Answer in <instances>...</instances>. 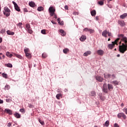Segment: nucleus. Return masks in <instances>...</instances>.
<instances>
[{
  "label": "nucleus",
  "instance_id": "f257e3e1",
  "mask_svg": "<svg viewBox=\"0 0 127 127\" xmlns=\"http://www.w3.org/2000/svg\"><path fill=\"white\" fill-rule=\"evenodd\" d=\"M118 37L119 38H118L114 42H113L112 44H109L108 47L110 49H113L114 46H115V44H117V42L120 40V38L121 41H123L125 44L123 43L122 45L119 46V51L121 53L124 54L127 50V38L125 36V35L124 34H119L118 35Z\"/></svg>",
  "mask_w": 127,
  "mask_h": 127
},
{
  "label": "nucleus",
  "instance_id": "f03ea898",
  "mask_svg": "<svg viewBox=\"0 0 127 127\" xmlns=\"http://www.w3.org/2000/svg\"><path fill=\"white\" fill-rule=\"evenodd\" d=\"M56 9L53 6H51L49 8V12L50 16H53L55 14V11Z\"/></svg>",
  "mask_w": 127,
  "mask_h": 127
},
{
  "label": "nucleus",
  "instance_id": "7ed1b4c3",
  "mask_svg": "<svg viewBox=\"0 0 127 127\" xmlns=\"http://www.w3.org/2000/svg\"><path fill=\"white\" fill-rule=\"evenodd\" d=\"M4 11H3V14L5 15L6 17H8V16L10 15V13H9L10 12V10L9 9V8H8V7H5L4 8Z\"/></svg>",
  "mask_w": 127,
  "mask_h": 127
},
{
  "label": "nucleus",
  "instance_id": "20e7f679",
  "mask_svg": "<svg viewBox=\"0 0 127 127\" xmlns=\"http://www.w3.org/2000/svg\"><path fill=\"white\" fill-rule=\"evenodd\" d=\"M12 3L14 4L15 10L17 11H20V8L18 6V5H17V3H16V2H15L14 1H12Z\"/></svg>",
  "mask_w": 127,
  "mask_h": 127
},
{
  "label": "nucleus",
  "instance_id": "39448f33",
  "mask_svg": "<svg viewBox=\"0 0 127 127\" xmlns=\"http://www.w3.org/2000/svg\"><path fill=\"white\" fill-rule=\"evenodd\" d=\"M118 118L119 119H121V118H123V119H124V120H126V119H127V116H126V115H125V114H124L123 113H121L118 114Z\"/></svg>",
  "mask_w": 127,
  "mask_h": 127
},
{
  "label": "nucleus",
  "instance_id": "423d86ee",
  "mask_svg": "<svg viewBox=\"0 0 127 127\" xmlns=\"http://www.w3.org/2000/svg\"><path fill=\"white\" fill-rule=\"evenodd\" d=\"M95 79L97 80V81H98V82H102V81H104V78H103V77L100 75L96 76Z\"/></svg>",
  "mask_w": 127,
  "mask_h": 127
},
{
  "label": "nucleus",
  "instance_id": "0eeeda50",
  "mask_svg": "<svg viewBox=\"0 0 127 127\" xmlns=\"http://www.w3.org/2000/svg\"><path fill=\"white\" fill-rule=\"evenodd\" d=\"M97 52L98 55L100 56H103L104 55V51L103 50H98Z\"/></svg>",
  "mask_w": 127,
  "mask_h": 127
},
{
  "label": "nucleus",
  "instance_id": "6e6552de",
  "mask_svg": "<svg viewBox=\"0 0 127 127\" xmlns=\"http://www.w3.org/2000/svg\"><path fill=\"white\" fill-rule=\"evenodd\" d=\"M104 78L105 79H111V75L110 73L105 74L104 73Z\"/></svg>",
  "mask_w": 127,
  "mask_h": 127
},
{
  "label": "nucleus",
  "instance_id": "1a4fd4ad",
  "mask_svg": "<svg viewBox=\"0 0 127 127\" xmlns=\"http://www.w3.org/2000/svg\"><path fill=\"white\" fill-rule=\"evenodd\" d=\"M14 55V53H13V54H10L9 52H7L6 53V56H7V57H9V58H11V57Z\"/></svg>",
  "mask_w": 127,
  "mask_h": 127
},
{
  "label": "nucleus",
  "instance_id": "9d476101",
  "mask_svg": "<svg viewBox=\"0 0 127 127\" xmlns=\"http://www.w3.org/2000/svg\"><path fill=\"white\" fill-rule=\"evenodd\" d=\"M79 39L80 41L83 42L85 41L86 39H87V37L85 35H82Z\"/></svg>",
  "mask_w": 127,
  "mask_h": 127
},
{
  "label": "nucleus",
  "instance_id": "9b49d317",
  "mask_svg": "<svg viewBox=\"0 0 127 127\" xmlns=\"http://www.w3.org/2000/svg\"><path fill=\"white\" fill-rule=\"evenodd\" d=\"M92 52L90 51H87L83 54V56L87 57L88 55H91Z\"/></svg>",
  "mask_w": 127,
  "mask_h": 127
},
{
  "label": "nucleus",
  "instance_id": "f8f14e48",
  "mask_svg": "<svg viewBox=\"0 0 127 127\" xmlns=\"http://www.w3.org/2000/svg\"><path fill=\"white\" fill-rule=\"evenodd\" d=\"M118 24L121 25V26H125V21L124 20H119L118 21Z\"/></svg>",
  "mask_w": 127,
  "mask_h": 127
},
{
  "label": "nucleus",
  "instance_id": "ddd939ff",
  "mask_svg": "<svg viewBox=\"0 0 127 127\" xmlns=\"http://www.w3.org/2000/svg\"><path fill=\"white\" fill-rule=\"evenodd\" d=\"M29 5L31 6V7H35L36 4H35V3L33 1H31L29 3Z\"/></svg>",
  "mask_w": 127,
  "mask_h": 127
},
{
  "label": "nucleus",
  "instance_id": "4468645a",
  "mask_svg": "<svg viewBox=\"0 0 127 127\" xmlns=\"http://www.w3.org/2000/svg\"><path fill=\"white\" fill-rule=\"evenodd\" d=\"M108 90L109 91H112L113 90V89H114V86H113V85L109 83L108 84Z\"/></svg>",
  "mask_w": 127,
  "mask_h": 127
},
{
  "label": "nucleus",
  "instance_id": "2eb2a0df",
  "mask_svg": "<svg viewBox=\"0 0 127 127\" xmlns=\"http://www.w3.org/2000/svg\"><path fill=\"white\" fill-rule=\"evenodd\" d=\"M107 34H108V31H107V30H105L102 32V36H104V37H107Z\"/></svg>",
  "mask_w": 127,
  "mask_h": 127
},
{
  "label": "nucleus",
  "instance_id": "dca6fc26",
  "mask_svg": "<svg viewBox=\"0 0 127 127\" xmlns=\"http://www.w3.org/2000/svg\"><path fill=\"white\" fill-rule=\"evenodd\" d=\"M5 112L8 115H12V111L10 109H5Z\"/></svg>",
  "mask_w": 127,
  "mask_h": 127
},
{
  "label": "nucleus",
  "instance_id": "f3484780",
  "mask_svg": "<svg viewBox=\"0 0 127 127\" xmlns=\"http://www.w3.org/2000/svg\"><path fill=\"white\" fill-rule=\"evenodd\" d=\"M127 13H125L123 14L120 15V17L122 19H125V18H126V17H127Z\"/></svg>",
  "mask_w": 127,
  "mask_h": 127
},
{
  "label": "nucleus",
  "instance_id": "a211bd4d",
  "mask_svg": "<svg viewBox=\"0 0 127 127\" xmlns=\"http://www.w3.org/2000/svg\"><path fill=\"white\" fill-rule=\"evenodd\" d=\"M60 33H61L62 36H65V35H66V33L63 29H60Z\"/></svg>",
  "mask_w": 127,
  "mask_h": 127
},
{
  "label": "nucleus",
  "instance_id": "6ab92c4d",
  "mask_svg": "<svg viewBox=\"0 0 127 127\" xmlns=\"http://www.w3.org/2000/svg\"><path fill=\"white\" fill-rule=\"evenodd\" d=\"M6 33L8 35H14V32L10 31V30H7Z\"/></svg>",
  "mask_w": 127,
  "mask_h": 127
},
{
  "label": "nucleus",
  "instance_id": "aec40b11",
  "mask_svg": "<svg viewBox=\"0 0 127 127\" xmlns=\"http://www.w3.org/2000/svg\"><path fill=\"white\" fill-rule=\"evenodd\" d=\"M14 116L16 119H20V114H18V113H15Z\"/></svg>",
  "mask_w": 127,
  "mask_h": 127
},
{
  "label": "nucleus",
  "instance_id": "412c9836",
  "mask_svg": "<svg viewBox=\"0 0 127 127\" xmlns=\"http://www.w3.org/2000/svg\"><path fill=\"white\" fill-rule=\"evenodd\" d=\"M97 12H96L95 10H93L91 11V14L92 16H95Z\"/></svg>",
  "mask_w": 127,
  "mask_h": 127
},
{
  "label": "nucleus",
  "instance_id": "4be33fe9",
  "mask_svg": "<svg viewBox=\"0 0 127 127\" xmlns=\"http://www.w3.org/2000/svg\"><path fill=\"white\" fill-rule=\"evenodd\" d=\"M26 57H27V58L30 59L31 58V54L29 53H27L25 54Z\"/></svg>",
  "mask_w": 127,
  "mask_h": 127
},
{
  "label": "nucleus",
  "instance_id": "5701e85b",
  "mask_svg": "<svg viewBox=\"0 0 127 127\" xmlns=\"http://www.w3.org/2000/svg\"><path fill=\"white\" fill-rule=\"evenodd\" d=\"M112 84H114V85H119V84H120V81H118V80H114L112 81Z\"/></svg>",
  "mask_w": 127,
  "mask_h": 127
},
{
  "label": "nucleus",
  "instance_id": "b1692460",
  "mask_svg": "<svg viewBox=\"0 0 127 127\" xmlns=\"http://www.w3.org/2000/svg\"><path fill=\"white\" fill-rule=\"evenodd\" d=\"M5 65L6 67H8V68H12V64L10 63L5 64Z\"/></svg>",
  "mask_w": 127,
  "mask_h": 127
},
{
  "label": "nucleus",
  "instance_id": "393cba45",
  "mask_svg": "<svg viewBox=\"0 0 127 127\" xmlns=\"http://www.w3.org/2000/svg\"><path fill=\"white\" fill-rule=\"evenodd\" d=\"M63 52L64 54H67V52H69V49L66 48L63 50Z\"/></svg>",
  "mask_w": 127,
  "mask_h": 127
},
{
  "label": "nucleus",
  "instance_id": "a878e982",
  "mask_svg": "<svg viewBox=\"0 0 127 127\" xmlns=\"http://www.w3.org/2000/svg\"><path fill=\"white\" fill-rule=\"evenodd\" d=\"M99 98L101 101H105V97L103 96L102 94L99 95Z\"/></svg>",
  "mask_w": 127,
  "mask_h": 127
},
{
  "label": "nucleus",
  "instance_id": "bb28decb",
  "mask_svg": "<svg viewBox=\"0 0 127 127\" xmlns=\"http://www.w3.org/2000/svg\"><path fill=\"white\" fill-rule=\"evenodd\" d=\"M44 8L42 6H39L37 8L38 11H42V10H43Z\"/></svg>",
  "mask_w": 127,
  "mask_h": 127
},
{
  "label": "nucleus",
  "instance_id": "cd10ccee",
  "mask_svg": "<svg viewBox=\"0 0 127 127\" xmlns=\"http://www.w3.org/2000/svg\"><path fill=\"white\" fill-rule=\"evenodd\" d=\"M2 76L3 78H5V79H7V74L6 73H2Z\"/></svg>",
  "mask_w": 127,
  "mask_h": 127
},
{
  "label": "nucleus",
  "instance_id": "c85d7f7f",
  "mask_svg": "<svg viewBox=\"0 0 127 127\" xmlns=\"http://www.w3.org/2000/svg\"><path fill=\"white\" fill-rule=\"evenodd\" d=\"M116 78V74H113L112 75H111V78H112V80H115Z\"/></svg>",
  "mask_w": 127,
  "mask_h": 127
},
{
  "label": "nucleus",
  "instance_id": "c756f323",
  "mask_svg": "<svg viewBox=\"0 0 127 127\" xmlns=\"http://www.w3.org/2000/svg\"><path fill=\"white\" fill-rule=\"evenodd\" d=\"M14 55H15V56H16V57H17V58H19V59H21V56L19 55H17L16 54H13Z\"/></svg>",
  "mask_w": 127,
  "mask_h": 127
},
{
  "label": "nucleus",
  "instance_id": "7c9ffc66",
  "mask_svg": "<svg viewBox=\"0 0 127 127\" xmlns=\"http://www.w3.org/2000/svg\"><path fill=\"white\" fill-rule=\"evenodd\" d=\"M110 125V122L108 120L105 122V126L106 127H109Z\"/></svg>",
  "mask_w": 127,
  "mask_h": 127
},
{
  "label": "nucleus",
  "instance_id": "2f4dec72",
  "mask_svg": "<svg viewBox=\"0 0 127 127\" xmlns=\"http://www.w3.org/2000/svg\"><path fill=\"white\" fill-rule=\"evenodd\" d=\"M24 51L25 54L26 53H28V52H29V49L26 48L24 49Z\"/></svg>",
  "mask_w": 127,
  "mask_h": 127
},
{
  "label": "nucleus",
  "instance_id": "473e14b6",
  "mask_svg": "<svg viewBox=\"0 0 127 127\" xmlns=\"http://www.w3.org/2000/svg\"><path fill=\"white\" fill-rule=\"evenodd\" d=\"M60 97H61V94H58L56 95V98L58 100H60Z\"/></svg>",
  "mask_w": 127,
  "mask_h": 127
},
{
  "label": "nucleus",
  "instance_id": "72a5a7b5",
  "mask_svg": "<svg viewBox=\"0 0 127 127\" xmlns=\"http://www.w3.org/2000/svg\"><path fill=\"white\" fill-rule=\"evenodd\" d=\"M5 32V29H2L0 31V33H1V34H3V33H4Z\"/></svg>",
  "mask_w": 127,
  "mask_h": 127
},
{
  "label": "nucleus",
  "instance_id": "f704fd0d",
  "mask_svg": "<svg viewBox=\"0 0 127 127\" xmlns=\"http://www.w3.org/2000/svg\"><path fill=\"white\" fill-rule=\"evenodd\" d=\"M103 92H104V93H106V94H107V93H108V88H103Z\"/></svg>",
  "mask_w": 127,
  "mask_h": 127
},
{
  "label": "nucleus",
  "instance_id": "c9c22d12",
  "mask_svg": "<svg viewBox=\"0 0 127 127\" xmlns=\"http://www.w3.org/2000/svg\"><path fill=\"white\" fill-rule=\"evenodd\" d=\"M98 4H99L100 5H104V1H103V0H101V1H99L98 2Z\"/></svg>",
  "mask_w": 127,
  "mask_h": 127
},
{
  "label": "nucleus",
  "instance_id": "e433bc0d",
  "mask_svg": "<svg viewBox=\"0 0 127 127\" xmlns=\"http://www.w3.org/2000/svg\"><path fill=\"white\" fill-rule=\"evenodd\" d=\"M26 27L27 30L30 29V28H31L30 27V25L29 24H26Z\"/></svg>",
  "mask_w": 127,
  "mask_h": 127
},
{
  "label": "nucleus",
  "instance_id": "4c0bfd02",
  "mask_svg": "<svg viewBox=\"0 0 127 127\" xmlns=\"http://www.w3.org/2000/svg\"><path fill=\"white\" fill-rule=\"evenodd\" d=\"M91 96H96V92L92 91L91 92Z\"/></svg>",
  "mask_w": 127,
  "mask_h": 127
},
{
  "label": "nucleus",
  "instance_id": "58836bf2",
  "mask_svg": "<svg viewBox=\"0 0 127 127\" xmlns=\"http://www.w3.org/2000/svg\"><path fill=\"white\" fill-rule=\"evenodd\" d=\"M39 122L42 125V126H44V121H41V120L39 119Z\"/></svg>",
  "mask_w": 127,
  "mask_h": 127
},
{
  "label": "nucleus",
  "instance_id": "ea45409f",
  "mask_svg": "<svg viewBox=\"0 0 127 127\" xmlns=\"http://www.w3.org/2000/svg\"><path fill=\"white\" fill-rule=\"evenodd\" d=\"M19 112L22 113L23 114H24L25 113V110L24 109H20Z\"/></svg>",
  "mask_w": 127,
  "mask_h": 127
},
{
  "label": "nucleus",
  "instance_id": "a19ab883",
  "mask_svg": "<svg viewBox=\"0 0 127 127\" xmlns=\"http://www.w3.org/2000/svg\"><path fill=\"white\" fill-rule=\"evenodd\" d=\"M41 32L42 34H46V31H45V29L42 30Z\"/></svg>",
  "mask_w": 127,
  "mask_h": 127
},
{
  "label": "nucleus",
  "instance_id": "79ce46f5",
  "mask_svg": "<svg viewBox=\"0 0 127 127\" xmlns=\"http://www.w3.org/2000/svg\"><path fill=\"white\" fill-rule=\"evenodd\" d=\"M103 88L107 89L108 88V85H107V83H105L103 84Z\"/></svg>",
  "mask_w": 127,
  "mask_h": 127
},
{
  "label": "nucleus",
  "instance_id": "37998d69",
  "mask_svg": "<svg viewBox=\"0 0 127 127\" xmlns=\"http://www.w3.org/2000/svg\"><path fill=\"white\" fill-rule=\"evenodd\" d=\"M5 88L6 89V90H9V89L10 88V86H9V85L6 84L5 86Z\"/></svg>",
  "mask_w": 127,
  "mask_h": 127
},
{
  "label": "nucleus",
  "instance_id": "c03bdc74",
  "mask_svg": "<svg viewBox=\"0 0 127 127\" xmlns=\"http://www.w3.org/2000/svg\"><path fill=\"white\" fill-rule=\"evenodd\" d=\"M90 30V29L88 28H85L84 29H83V31H86V32H89Z\"/></svg>",
  "mask_w": 127,
  "mask_h": 127
},
{
  "label": "nucleus",
  "instance_id": "a18cd8bd",
  "mask_svg": "<svg viewBox=\"0 0 127 127\" xmlns=\"http://www.w3.org/2000/svg\"><path fill=\"white\" fill-rule=\"evenodd\" d=\"M47 56L46 55V54H45V53H43L42 55V57H43V58H46Z\"/></svg>",
  "mask_w": 127,
  "mask_h": 127
},
{
  "label": "nucleus",
  "instance_id": "49530a36",
  "mask_svg": "<svg viewBox=\"0 0 127 127\" xmlns=\"http://www.w3.org/2000/svg\"><path fill=\"white\" fill-rule=\"evenodd\" d=\"M27 30H28V32H29V33H30V34H31V33L33 32L32 31V30H31V28L28 29Z\"/></svg>",
  "mask_w": 127,
  "mask_h": 127
},
{
  "label": "nucleus",
  "instance_id": "de8ad7c7",
  "mask_svg": "<svg viewBox=\"0 0 127 127\" xmlns=\"http://www.w3.org/2000/svg\"><path fill=\"white\" fill-rule=\"evenodd\" d=\"M88 32H90V33H91V34L94 33V30H93L92 29H89V31Z\"/></svg>",
  "mask_w": 127,
  "mask_h": 127
},
{
  "label": "nucleus",
  "instance_id": "09e8293b",
  "mask_svg": "<svg viewBox=\"0 0 127 127\" xmlns=\"http://www.w3.org/2000/svg\"><path fill=\"white\" fill-rule=\"evenodd\" d=\"M124 112H125V113L126 114V115H127V108H125L123 109Z\"/></svg>",
  "mask_w": 127,
  "mask_h": 127
},
{
  "label": "nucleus",
  "instance_id": "8fccbe9b",
  "mask_svg": "<svg viewBox=\"0 0 127 127\" xmlns=\"http://www.w3.org/2000/svg\"><path fill=\"white\" fill-rule=\"evenodd\" d=\"M114 127H120V126H119V125L117 123H115L114 124Z\"/></svg>",
  "mask_w": 127,
  "mask_h": 127
},
{
  "label": "nucleus",
  "instance_id": "3c124183",
  "mask_svg": "<svg viewBox=\"0 0 127 127\" xmlns=\"http://www.w3.org/2000/svg\"><path fill=\"white\" fill-rule=\"evenodd\" d=\"M107 34L108 36H112V34L110 32H107Z\"/></svg>",
  "mask_w": 127,
  "mask_h": 127
},
{
  "label": "nucleus",
  "instance_id": "603ef678",
  "mask_svg": "<svg viewBox=\"0 0 127 127\" xmlns=\"http://www.w3.org/2000/svg\"><path fill=\"white\" fill-rule=\"evenodd\" d=\"M57 20H58V22L59 24H60V23L61 21V20H60V18H58Z\"/></svg>",
  "mask_w": 127,
  "mask_h": 127
},
{
  "label": "nucleus",
  "instance_id": "864d4df0",
  "mask_svg": "<svg viewBox=\"0 0 127 127\" xmlns=\"http://www.w3.org/2000/svg\"><path fill=\"white\" fill-rule=\"evenodd\" d=\"M64 9L66 10H68V6L67 5H65L64 6Z\"/></svg>",
  "mask_w": 127,
  "mask_h": 127
},
{
  "label": "nucleus",
  "instance_id": "5fc2aeb1",
  "mask_svg": "<svg viewBox=\"0 0 127 127\" xmlns=\"http://www.w3.org/2000/svg\"><path fill=\"white\" fill-rule=\"evenodd\" d=\"M7 126L8 127H11V123H8Z\"/></svg>",
  "mask_w": 127,
  "mask_h": 127
},
{
  "label": "nucleus",
  "instance_id": "6e6d98bb",
  "mask_svg": "<svg viewBox=\"0 0 127 127\" xmlns=\"http://www.w3.org/2000/svg\"><path fill=\"white\" fill-rule=\"evenodd\" d=\"M64 22L62 21L60 23V25H64Z\"/></svg>",
  "mask_w": 127,
  "mask_h": 127
},
{
  "label": "nucleus",
  "instance_id": "4d7b16f0",
  "mask_svg": "<svg viewBox=\"0 0 127 127\" xmlns=\"http://www.w3.org/2000/svg\"><path fill=\"white\" fill-rule=\"evenodd\" d=\"M29 108H34V106L33 105L30 104L29 105Z\"/></svg>",
  "mask_w": 127,
  "mask_h": 127
},
{
  "label": "nucleus",
  "instance_id": "13d9d810",
  "mask_svg": "<svg viewBox=\"0 0 127 127\" xmlns=\"http://www.w3.org/2000/svg\"><path fill=\"white\" fill-rule=\"evenodd\" d=\"M95 19L97 21H98V20H99V16H96Z\"/></svg>",
  "mask_w": 127,
  "mask_h": 127
},
{
  "label": "nucleus",
  "instance_id": "bf43d9fd",
  "mask_svg": "<svg viewBox=\"0 0 127 127\" xmlns=\"http://www.w3.org/2000/svg\"><path fill=\"white\" fill-rule=\"evenodd\" d=\"M51 22L53 23V24H56V22L54 21V20H52Z\"/></svg>",
  "mask_w": 127,
  "mask_h": 127
},
{
  "label": "nucleus",
  "instance_id": "052dcab7",
  "mask_svg": "<svg viewBox=\"0 0 127 127\" xmlns=\"http://www.w3.org/2000/svg\"><path fill=\"white\" fill-rule=\"evenodd\" d=\"M20 25H22V23L20 22V23H19L17 24V26H20Z\"/></svg>",
  "mask_w": 127,
  "mask_h": 127
},
{
  "label": "nucleus",
  "instance_id": "680f3d73",
  "mask_svg": "<svg viewBox=\"0 0 127 127\" xmlns=\"http://www.w3.org/2000/svg\"><path fill=\"white\" fill-rule=\"evenodd\" d=\"M0 104H3V100L0 99Z\"/></svg>",
  "mask_w": 127,
  "mask_h": 127
},
{
  "label": "nucleus",
  "instance_id": "e2e57ef3",
  "mask_svg": "<svg viewBox=\"0 0 127 127\" xmlns=\"http://www.w3.org/2000/svg\"><path fill=\"white\" fill-rule=\"evenodd\" d=\"M24 12H27L28 11V10H27V9H26V8H24Z\"/></svg>",
  "mask_w": 127,
  "mask_h": 127
},
{
  "label": "nucleus",
  "instance_id": "0e129e2a",
  "mask_svg": "<svg viewBox=\"0 0 127 127\" xmlns=\"http://www.w3.org/2000/svg\"><path fill=\"white\" fill-rule=\"evenodd\" d=\"M9 101H10V99H6V101L7 102V103H9Z\"/></svg>",
  "mask_w": 127,
  "mask_h": 127
},
{
  "label": "nucleus",
  "instance_id": "69168bd1",
  "mask_svg": "<svg viewBox=\"0 0 127 127\" xmlns=\"http://www.w3.org/2000/svg\"><path fill=\"white\" fill-rule=\"evenodd\" d=\"M54 18L56 19H57V15H56V14H54Z\"/></svg>",
  "mask_w": 127,
  "mask_h": 127
},
{
  "label": "nucleus",
  "instance_id": "338daca9",
  "mask_svg": "<svg viewBox=\"0 0 127 127\" xmlns=\"http://www.w3.org/2000/svg\"><path fill=\"white\" fill-rule=\"evenodd\" d=\"M73 14L74 15H76V14H78V13L75 12H74L73 13Z\"/></svg>",
  "mask_w": 127,
  "mask_h": 127
},
{
  "label": "nucleus",
  "instance_id": "774afa93",
  "mask_svg": "<svg viewBox=\"0 0 127 127\" xmlns=\"http://www.w3.org/2000/svg\"><path fill=\"white\" fill-rule=\"evenodd\" d=\"M2 42V38H0V43H1Z\"/></svg>",
  "mask_w": 127,
  "mask_h": 127
}]
</instances>
